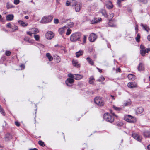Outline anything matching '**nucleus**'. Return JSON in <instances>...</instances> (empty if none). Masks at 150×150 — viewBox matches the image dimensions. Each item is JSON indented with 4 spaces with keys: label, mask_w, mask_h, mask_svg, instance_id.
I'll return each mask as SVG.
<instances>
[{
    "label": "nucleus",
    "mask_w": 150,
    "mask_h": 150,
    "mask_svg": "<svg viewBox=\"0 0 150 150\" xmlns=\"http://www.w3.org/2000/svg\"><path fill=\"white\" fill-rule=\"evenodd\" d=\"M113 107L115 110L117 111H120L122 110V108L120 107H117L115 105H113Z\"/></svg>",
    "instance_id": "nucleus-35"
},
{
    "label": "nucleus",
    "mask_w": 150,
    "mask_h": 150,
    "mask_svg": "<svg viewBox=\"0 0 150 150\" xmlns=\"http://www.w3.org/2000/svg\"><path fill=\"white\" fill-rule=\"evenodd\" d=\"M109 5H107V8L108 9H111L113 7V5L112 4V3L110 2H109Z\"/></svg>",
    "instance_id": "nucleus-36"
},
{
    "label": "nucleus",
    "mask_w": 150,
    "mask_h": 150,
    "mask_svg": "<svg viewBox=\"0 0 150 150\" xmlns=\"http://www.w3.org/2000/svg\"><path fill=\"white\" fill-rule=\"evenodd\" d=\"M103 118L106 121L112 123L114 122V118L111 115H109L108 113H105L103 115Z\"/></svg>",
    "instance_id": "nucleus-4"
},
{
    "label": "nucleus",
    "mask_w": 150,
    "mask_h": 150,
    "mask_svg": "<svg viewBox=\"0 0 150 150\" xmlns=\"http://www.w3.org/2000/svg\"><path fill=\"white\" fill-rule=\"evenodd\" d=\"M71 30L70 28H68L66 33V35H69L71 33Z\"/></svg>",
    "instance_id": "nucleus-37"
},
{
    "label": "nucleus",
    "mask_w": 150,
    "mask_h": 150,
    "mask_svg": "<svg viewBox=\"0 0 150 150\" xmlns=\"http://www.w3.org/2000/svg\"><path fill=\"white\" fill-rule=\"evenodd\" d=\"M72 64L74 67L78 68L80 67V65L78 64V62L76 60H73Z\"/></svg>",
    "instance_id": "nucleus-28"
},
{
    "label": "nucleus",
    "mask_w": 150,
    "mask_h": 150,
    "mask_svg": "<svg viewBox=\"0 0 150 150\" xmlns=\"http://www.w3.org/2000/svg\"><path fill=\"white\" fill-rule=\"evenodd\" d=\"M74 81V79L68 78L65 81V83L67 86H71Z\"/></svg>",
    "instance_id": "nucleus-9"
},
{
    "label": "nucleus",
    "mask_w": 150,
    "mask_h": 150,
    "mask_svg": "<svg viewBox=\"0 0 150 150\" xmlns=\"http://www.w3.org/2000/svg\"><path fill=\"white\" fill-rule=\"evenodd\" d=\"M147 148L148 150H150V144L148 146Z\"/></svg>",
    "instance_id": "nucleus-62"
},
{
    "label": "nucleus",
    "mask_w": 150,
    "mask_h": 150,
    "mask_svg": "<svg viewBox=\"0 0 150 150\" xmlns=\"http://www.w3.org/2000/svg\"><path fill=\"white\" fill-rule=\"evenodd\" d=\"M12 138V136L9 133L5 135V139L6 141H8Z\"/></svg>",
    "instance_id": "nucleus-25"
},
{
    "label": "nucleus",
    "mask_w": 150,
    "mask_h": 150,
    "mask_svg": "<svg viewBox=\"0 0 150 150\" xmlns=\"http://www.w3.org/2000/svg\"><path fill=\"white\" fill-rule=\"evenodd\" d=\"M68 76L70 77L69 78L74 79L75 77V74L73 75L71 73H69L68 74Z\"/></svg>",
    "instance_id": "nucleus-39"
},
{
    "label": "nucleus",
    "mask_w": 150,
    "mask_h": 150,
    "mask_svg": "<svg viewBox=\"0 0 150 150\" xmlns=\"http://www.w3.org/2000/svg\"><path fill=\"white\" fill-rule=\"evenodd\" d=\"M13 18L14 16L13 14H9L6 16V19L7 21H11Z\"/></svg>",
    "instance_id": "nucleus-19"
},
{
    "label": "nucleus",
    "mask_w": 150,
    "mask_h": 150,
    "mask_svg": "<svg viewBox=\"0 0 150 150\" xmlns=\"http://www.w3.org/2000/svg\"><path fill=\"white\" fill-rule=\"evenodd\" d=\"M105 78H104V77H103V76H101L100 77L99 79L97 80V81H103L105 80Z\"/></svg>",
    "instance_id": "nucleus-42"
},
{
    "label": "nucleus",
    "mask_w": 150,
    "mask_h": 150,
    "mask_svg": "<svg viewBox=\"0 0 150 150\" xmlns=\"http://www.w3.org/2000/svg\"><path fill=\"white\" fill-rule=\"evenodd\" d=\"M97 38V36L94 33L91 34L88 38V39L91 42H94Z\"/></svg>",
    "instance_id": "nucleus-7"
},
{
    "label": "nucleus",
    "mask_w": 150,
    "mask_h": 150,
    "mask_svg": "<svg viewBox=\"0 0 150 150\" xmlns=\"http://www.w3.org/2000/svg\"><path fill=\"white\" fill-rule=\"evenodd\" d=\"M139 71H141L144 70V65L142 63H140L138 67Z\"/></svg>",
    "instance_id": "nucleus-23"
},
{
    "label": "nucleus",
    "mask_w": 150,
    "mask_h": 150,
    "mask_svg": "<svg viewBox=\"0 0 150 150\" xmlns=\"http://www.w3.org/2000/svg\"><path fill=\"white\" fill-rule=\"evenodd\" d=\"M143 28L144 30L148 32L150 30V29L149 27L146 24L144 25L143 24H141L140 25Z\"/></svg>",
    "instance_id": "nucleus-18"
},
{
    "label": "nucleus",
    "mask_w": 150,
    "mask_h": 150,
    "mask_svg": "<svg viewBox=\"0 0 150 150\" xmlns=\"http://www.w3.org/2000/svg\"><path fill=\"white\" fill-rule=\"evenodd\" d=\"M95 79L93 76H91L89 78V83L91 84H94V81Z\"/></svg>",
    "instance_id": "nucleus-27"
},
{
    "label": "nucleus",
    "mask_w": 150,
    "mask_h": 150,
    "mask_svg": "<svg viewBox=\"0 0 150 150\" xmlns=\"http://www.w3.org/2000/svg\"><path fill=\"white\" fill-rule=\"evenodd\" d=\"M135 29L136 30H138V25H137L135 27Z\"/></svg>",
    "instance_id": "nucleus-61"
},
{
    "label": "nucleus",
    "mask_w": 150,
    "mask_h": 150,
    "mask_svg": "<svg viewBox=\"0 0 150 150\" xmlns=\"http://www.w3.org/2000/svg\"><path fill=\"white\" fill-rule=\"evenodd\" d=\"M135 110L136 114L137 115L142 113L144 111V109L142 107H140L138 108Z\"/></svg>",
    "instance_id": "nucleus-15"
},
{
    "label": "nucleus",
    "mask_w": 150,
    "mask_h": 150,
    "mask_svg": "<svg viewBox=\"0 0 150 150\" xmlns=\"http://www.w3.org/2000/svg\"><path fill=\"white\" fill-rule=\"evenodd\" d=\"M94 102L99 106H103L104 104V102L102 98L99 97H96L94 98Z\"/></svg>",
    "instance_id": "nucleus-6"
},
{
    "label": "nucleus",
    "mask_w": 150,
    "mask_h": 150,
    "mask_svg": "<svg viewBox=\"0 0 150 150\" xmlns=\"http://www.w3.org/2000/svg\"><path fill=\"white\" fill-rule=\"evenodd\" d=\"M15 124L17 126H19L20 125V123L17 121L15 122Z\"/></svg>",
    "instance_id": "nucleus-55"
},
{
    "label": "nucleus",
    "mask_w": 150,
    "mask_h": 150,
    "mask_svg": "<svg viewBox=\"0 0 150 150\" xmlns=\"http://www.w3.org/2000/svg\"><path fill=\"white\" fill-rule=\"evenodd\" d=\"M83 76L82 75L79 74H75L74 79L76 80H80L82 78Z\"/></svg>",
    "instance_id": "nucleus-21"
},
{
    "label": "nucleus",
    "mask_w": 150,
    "mask_h": 150,
    "mask_svg": "<svg viewBox=\"0 0 150 150\" xmlns=\"http://www.w3.org/2000/svg\"><path fill=\"white\" fill-rule=\"evenodd\" d=\"M86 60L89 62V63L91 65H93L94 64V62L89 57H88L86 58Z\"/></svg>",
    "instance_id": "nucleus-31"
},
{
    "label": "nucleus",
    "mask_w": 150,
    "mask_h": 150,
    "mask_svg": "<svg viewBox=\"0 0 150 150\" xmlns=\"http://www.w3.org/2000/svg\"><path fill=\"white\" fill-rule=\"evenodd\" d=\"M12 30L13 31H14L18 30V28L17 26H14L12 28Z\"/></svg>",
    "instance_id": "nucleus-45"
},
{
    "label": "nucleus",
    "mask_w": 150,
    "mask_h": 150,
    "mask_svg": "<svg viewBox=\"0 0 150 150\" xmlns=\"http://www.w3.org/2000/svg\"><path fill=\"white\" fill-rule=\"evenodd\" d=\"M140 53L141 55L144 56L146 53H148L150 51V48H148L145 49L143 45H141L140 46Z\"/></svg>",
    "instance_id": "nucleus-5"
},
{
    "label": "nucleus",
    "mask_w": 150,
    "mask_h": 150,
    "mask_svg": "<svg viewBox=\"0 0 150 150\" xmlns=\"http://www.w3.org/2000/svg\"><path fill=\"white\" fill-rule=\"evenodd\" d=\"M139 1L142 2L144 4H146L147 2V0H138Z\"/></svg>",
    "instance_id": "nucleus-51"
},
{
    "label": "nucleus",
    "mask_w": 150,
    "mask_h": 150,
    "mask_svg": "<svg viewBox=\"0 0 150 150\" xmlns=\"http://www.w3.org/2000/svg\"><path fill=\"white\" fill-rule=\"evenodd\" d=\"M67 27L64 26L62 28H59V32L60 34L62 35L64 33L65 30L66 29Z\"/></svg>",
    "instance_id": "nucleus-16"
},
{
    "label": "nucleus",
    "mask_w": 150,
    "mask_h": 150,
    "mask_svg": "<svg viewBox=\"0 0 150 150\" xmlns=\"http://www.w3.org/2000/svg\"><path fill=\"white\" fill-rule=\"evenodd\" d=\"M46 56L48 58L49 61H51L53 60V57L51 55V54L50 53H47L46 54Z\"/></svg>",
    "instance_id": "nucleus-30"
},
{
    "label": "nucleus",
    "mask_w": 150,
    "mask_h": 150,
    "mask_svg": "<svg viewBox=\"0 0 150 150\" xmlns=\"http://www.w3.org/2000/svg\"><path fill=\"white\" fill-rule=\"evenodd\" d=\"M83 51L82 50H80L76 53V55L77 57H79L80 56L82 55L83 54Z\"/></svg>",
    "instance_id": "nucleus-24"
},
{
    "label": "nucleus",
    "mask_w": 150,
    "mask_h": 150,
    "mask_svg": "<svg viewBox=\"0 0 150 150\" xmlns=\"http://www.w3.org/2000/svg\"><path fill=\"white\" fill-rule=\"evenodd\" d=\"M101 20V18H96L93 20L91 21V24H94L100 22Z\"/></svg>",
    "instance_id": "nucleus-14"
},
{
    "label": "nucleus",
    "mask_w": 150,
    "mask_h": 150,
    "mask_svg": "<svg viewBox=\"0 0 150 150\" xmlns=\"http://www.w3.org/2000/svg\"><path fill=\"white\" fill-rule=\"evenodd\" d=\"M74 6L75 11L76 12H79L81 9L82 4L80 3L77 2Z\"/></svg>",
    "instance_id": "nucleus-11"
},
{
    "label": "nucleus",
    "mask_w": 150,
    "mask_h": 150,
    "mask_svg": "<svg viewBox=\"0 0 150 150\" xmlns=\"http://www.w3.org/2000/svg\"><path fill=\"white\" fill-rule=\"evenodd\" d=\"M147 38L148 40L150 41V35H148L147 37Z\"/></svg>",
    "instance_id": "nucleus-58"
},
{
    "label": "nucleus",
    "mask_w": 150,
    "mask_h": 150,
    "mask_svg": "<svg viewBox=\"0 0 150 150\" xmlns=\"http://www.w3.org/2000/svg\"><path fill=\"white\" fill-rule=\"evenodd\" d=\"M53 17V16L52 15L45 16L42 18L40 21V23H45L50 22L52 19Z\"/></svg>",
    "instance_id": "nucleus-3"
},
{
    "label": "nucleus",
    "mask_w": 150,
    "mask_h": 150,
    "mask_svg": "<svg viewBox=\"0 0 150 150\" xmlns=\"http://www.w3.org/2000/svg\"><path fill=\"white\" fill-rule=\"evenodd\" d=\"M114 15L113 13H110L109 15L108 16V18L110 19H112V18L114 17Z\"/></svg>",
    "instance_id": "nucleus-44"
},
{
    "label": "nucleus",
    "mask_w": 150,
    "mask_h": 150,
    "mask_svg": "<svg viewBox=\"0 0 150 150\" xmlns=\"http://www.w3.org/2000/svg\"><path fill=\"white\" fill-rule=\"evenodd\" d=\"M132 136L134 139L139 142L141 141L142 139V137L137 133H133Z\"/></svg>",
    "instance_id": "nucleus-12"
},
{
    "label": "nucleus",
    "mask_w": 150,
    "mask_h": 150,
    "mask_svg": "<svg viewBox=\"0 0 150 150\" xmlns=\"http://www.w3.org/2000/svg\"><path fill=\"white\" fill-rule=\"evenodd\" d=\"M67 25L71 28L72 27L74 26V23L73 22H70L67 24Z\"/></svg>",
    "instance_id": "nucleus-43"
},
{
    "label": "nucleus",
    "mask_w": 150,
    "mask_h": 150,
    "mask_svg": "<svg viewBox=\"0 0 150 150\" xmlns=\"http://www.w3.org/2000/svg\"><path fill=\"white\" fill-rule=\"evenodd\" d=\"M77 3L76 0H68L66 3V5L68 6L69 5L74 6Z\"/></svg>",
    "instance_id": "nucleus-10"
},
{
    "label": "nucleus",
    "mask_w": 150,
    "mask_h": 150,
    "mask_svg": "<svg viewBox=\"0 0 150 150\" xmlns=\"http://www.w3.org/2000/svg\"><path fill=\"white\" fill-rule=\"evenodd\" d=\"M34 37L36 40L38 41L39 40L40 36L38 35H34Z\"/></svg>",
    "instance_id": "nucleus-40"
},
{
    "label": "nucleus",
    "mask_w": 150,
    "mask_h": 150,
    "mask_svg": "<svg viewBox=\"0 0 150 150\" xmlns=\"http://www.w3.org/2000/svg\"><path fill=\"white\" fill-rule=\"evenodd\" d=\"M27 34L28 35H30V36H32V35L33 34L32 32H31V31H29V32H27Z\"/></svg>",
    "instance_id": "nucleus-53"
},
{
    "label": "nucleus",
    "mask_w": 150,
    "mask_h": 150,
    "mask_svg": "<svg viewBox=\"0 0 150 150\" xmlns=\"http://www.w3.org/2000/svg\"><path fill=\"white\" fill-rule=\"evenodd\" d=\"M140 36L139 34H138L137 36L135 38L136 41L137 42H139L140 41Z\"/></svg>",
    "instance_id": "nucleus-38"
},
{
    "label": "nucleus",
    "mask_w": 150,
    "mask_h": 150,
    "mask_svg": "<svg viewBox=\"0 0 150 150\" xmlns=\"http://www.w3.org/2000/svg\"><path fill=\"white\" fill-rule=\"evenodd\" d=\"M143 135L146 137H150V132L148 131H146L144 132Z\"/></svg>",
    "instance_id": "nucleus-22"
},
{
    "label": "nucleus",
    "mask_w": 150,
    "mask_h": 150,
    "mask_svg": "<svg viewBox=\"0 0 150 150\" xmlns=\"http://www.w3.org/2000/svg\"><path fill=\"white\" fill-rule=\"evenodd\" d=\"M6 7L7 9H9L12 8H14V6L11 4L9 2L7 3L6 5Z\"/></svg>",
    "instance_id": "nucleus-26"
},
{
    "label": "nucleus",
    "mask_w": 150,
    "mask_h": 150,
    "mask_svg": "<svg viewBox=\"0 0 150 150\" xmlns=\"http://www.w3.org/2000/svg\"><path fill=\"white\" fill-rule=\"evenodd\" d=\"M18 22L21 26L24 27L28 25V23H27L24 22L21 20H18Z\"/></svg>",
    "instance_id": "nucleus-17"
},
{
    "label": "nucleus",
    "mask_w": 150,
    "mask_h": 150,
    "mask_svg": "<svg viewBox=\"0 0 150 150\" xmlns=\"http://www.w3.org/2000/svg\"><path fill=\"white\" fill-rule=\"evenodd\" d=\"M115 125L118 127H120L123 126V123L121 122H118L115 123Z\"/></svg>",
    "instance_id": "nucleus-32"
},
{
    "label": "nucleus",
    "mask_w": 150,
    "mask_h": 150,
    "mask_svg": "<svg viewBox=\"0 0 150 150\" xmlns=\"http://www.w3.org/2000/svg\"><path fill=\"white\" fill-rule=\"evenodd\" d=\"M98 69V70L100 72H102V71L100 69H99L98 68H97Z\"/></svg>",
    "instance_id": "nucleus-63"
},
{
    "label": "nucleus",
    "mask_w": 150,
    "mask_h": 150,
    "mask_svg": "<svg viewBox=\"0 0 150 150\" xmlns=\"http://www.w3.org/2000/svg\"><path fill=\"white\" fill-rule=\"evenodd\" d=\"M54 23L56 24H57L59 23V20L57 19H54Z\"/></svg>",
    "instance_id": "nucleus-52"
},
{
    "label": "nucleus",
    "mask_w": 150,
    "mask_h": 150,
    "mask_svg": "<svg viewBox=\"0 0 150 150\" xmlns=\"http://www.w3.org/2000/svg\"><path fill=\"white\" fill-rule=\"evenodd\" d=\"M81 35V33L79 32H76L72 33L70 36V40L72 42L79 41L80 40Z\"/></svg>",
    "instance_id": "nucleus-1"
},
{
    "label": "nucleus",
    "mask_w": 150,
    "mask_h": 150,
    "mask_svg": "<svg viewBox=\"0 0 150 150\" xmlns=\"http://www.w3.org/2000/svg\"><path fill=\"white\" fill-rule=\"evenodd\" d=\"M29 150H38V149L36 148H34L33 149H30Z\"/></svg>",
    "instance_id": "nucleus-59"
},
{
    "label": "nucleus",
    "mask_w": 150,
    "mask_h": 150,
    "mask_svg": "<svg viewBox=\"0 0 150 150\" xmlns=\"http://www.w3.org/2000/svg\"><path fill=\"white\" fill-rule=\"evenodd\" d=\"M101 13L103 15H104L105 16V17H107V14L105 10H101Z\"/></svg>",
    "instance_id": "nucleus-34"
},
{
    "label": "nucleus",
    "mask_w": 150,
    "mask_h": 150,
    "mask_svg": "<svg viewBox=\"0 0 150 150\" xmlns=\"http://www.w3.org/2000/svg\"><path fill=\"white\" fill-rule=\"evenodd\" d=\"M11 54V52L8 51H6L5 52L6 55L7 56H9Z\"/></svg>",
    "instance_id": "nucleus-48"
},
{
    "label": "nucleus",
    "mask_w": 150,
    "mask_h": 150,
    "mask_svg": "<svg viewBox=\"0 0 150 150\" xmlns=\"http://www.w3.org/2000/svg\"><path fill=\"white\" fill-rule=\"evenodd\" d=\"M127 86L130 88L137 87V83L135 82H129L127 84Z\"/></svg>",
    "instance_id": "nucleus-13"
},
{
    "label": "nucleus",
    "mask_w": 150,
    "mask_h": 150,
    "mask_svg": "<svg viewBox=\"0 0 150 150\" xmlns=\"http://www.w3.org/2000/svg\"><path fill=\"white\" fill-rule=\"evenodd\" d=\"M111 113H112V115H113V116H115L116 117H118V116H117V115H115L114 113H112V112H111Z\"/></svg>",
    "instance_id": "nucleus-60"
},
{
    "label": "nucleus",
    "mask_w": 150,
    "mask_h": 150,
    "mask_svg": "<svg viewBox=\"0 0 150 150\" xmlns=\"http://www.w3.org/2000/svg\"><path fill=\"white\" fill-rule=\"evenodd\" d=\"M111 97H112V99H113V100H115V98H114V96H113V95H111Z\"/></svg>",
    "instance_id": "nucleus-64"
},
{
    "label": "nucleus",
    "mask_w": 150,
    "mask_h": 150,
    "mask_svg": "<svg viewBox=\"0 0 150 150\" xmlns=\"http://www.w3.org/2000/svg\"><path fill=\"white\" fill-rule=\"evenodd\" d=\"M120 68H119V67L117 68L116 70V71H117L119 72H120Z\"/></svg>",
    "instance_id": "nucleus-57"
},
{
    "label": "nucleus",
    "mask_w": 150,
    "mask_h": 150,
    "mask_svg": "<svg viewBox=\"0 0 150 150\" xmlns=\"http://www.w3.org/2000/svg\"><path fill=\"white\" fill-rule=\"evenodd\" d=\"M0 112L3 116L5 115V114L4 110L1 108L0 105Z\"/></svg>",
    "instance_id": "nucleus-33"
},
{
    "label": "nucleus",
    "mask_w": 150,
    "mask_h": 150,
    "mask_svg": "<svg viewBox=\"0 0 150 150\" xmlns=\"http://www.w3.org/2000/svg\"><path fill=\"white\" fill-rule=\"evenodd\" d=\"M21 67V69H23L25 68V65L24 64H22L20 66Z\"/></svg>",
    "instance_id": "nucleus-56"
},
{
    "label": "nucleus",
    "mask_w": 150,
    "mask_h": 150,
    "mask_svg": "<svg viewBox=\"0 0 150 150\" xmlns=\"http://www.w3.org/2000/svg\"><path fill=\"white\" fill-rule=\"evenodd\" d=\"M30 30L33 34H37L39 32L38 29L36 28H31L30 29Z\"/></svg>",
    "instance_id": "nucleus-20"
},
{
    "label": "nucleus",
    "mask_w": 150,
    "mask_h": 150,
    "mask_svg": "<svg viewBox=\"0 0 150 150\" xmlns=\"http://www.w3.org/2000/svg\"><path fill=\"white\" fill-rule=\"evenodd\" d=\"M24 41H25L29 42V38L28 37H25L24 38Z\"/></svg>",
    "instance_id": "nucleus-49"
},
{
    "label": "nucleus",
    "mask_w": 150,
    "mask_h": 150,
    "mask_svg": "<svg viewBox=\"0 0 150 150\" xmlns=\"http://www.w3.org/2000/svg\"><path fill=\"white\" fill-rule=\"evenodd\" d=\"M87 38V36L86 35H84L83 38V43H85L86 42V39Z\"/></svg>",
    "instance_id": "nucleus-50"
},
{
    "label": "nucleus",
    "mask_w": 150,
    "mask_h": 150,
    "mask_svg": "<svg viewBox=\"0 0 150 150\" xmlns=\"http://www.w3.org/2000/svg\"><path fill=\"white\" fill-rule=\"evenodd\" d=\"M20 2L19 0H14V3L15 5H17L19 4Z\"/></svg>",
    "instance_id": "nucleus-47"
},
{
    "label": "nucleus",
    "mask_w": 150,
    "mask_h": 150,
    "mask_svg": "<svg viewBox=\"0 0 150 150\" xmlns=\"http://www.w3.org/2000/svg\"><path fill=\"white\" fill-rule=\"evenodd\" d=\"M131 102L130 101H129L125 103L124 105L125 106H129L131 105Z\"/></svg>",
    "instance_id": "nucleus-46"
},
{
    "label": "nucleus",
    "mask_w": 150,
    "mask_h": 150,
    "mask_svg": "<svg viewBox=\"0 0 150 150\" xmlns=\"http://www.w3.org/2000/svg\"><path fill=\"white\" fill-rule=\"evenodd\" d=\"M54 36V33L51 31L47 32L45 35L46 38L48 39H51Z\"/></svg>",
    "instance_id": "nucleus-8"
},
{
    "label": "nucleus",
    "mask_w": 150,
    "mask_h": 150,
    "mask_svg": "<svg viewBox=\"0 0 150 150\" xmlns=\"http://www.w3.org/2000/svg\"><path fill=\"white\" fill-rule=\"evenodd\" d=\"M39 144L42 146H45L44 143L41 140H39L38 142Z\"/></svg>",
    "instance_id": "nucleus-41"
},
{
    "label": "nucleus",
    "mask_w": 150,
    "mask_h": 150,
    "mask_svg": "<svg viewBox=\"0 0 150 150\" xmlns=\"http://www.w3.org/2000/svg\"><path fill=\"white\" fill-rule=\"evenodd\" d=\"M11 24L10 23H8L6 25V27L8 28H11Z\"/></svg>",
    "instance_id": "nucleus-54"
},
{
    "label": "nucleus",
    "mask_w": 150,
    "mask_h": 150,
    "mask_svg": "<svg viewBox=\"0 0 150 150\" xmlns=\"http://www.w3.org/2000/svg\"><path fill=\"white\" fill-rule=\"evenodd\" d=\"M125 120L129 123H133L136 122V119L130 115H126L125 116Z\"/></svg>",
    "instance_id": "nucleus-2"
},
{
    "label": "nucleus",
    "mask_w": 150,
    "mask_h": 150,
    "mask_svg": "<svg viewBox=\"0 0 150 150\" xmlns=\"http://www.w3.org/2000/svg\"><path fill=\"white\" fill-rule=\"evenodd\" d=\"M128 78L130 80H134L135 78V76L132 74H129L128 76Z\"/></svg>",
    "instance_id": "nucleus-29"
}]
</instances>
